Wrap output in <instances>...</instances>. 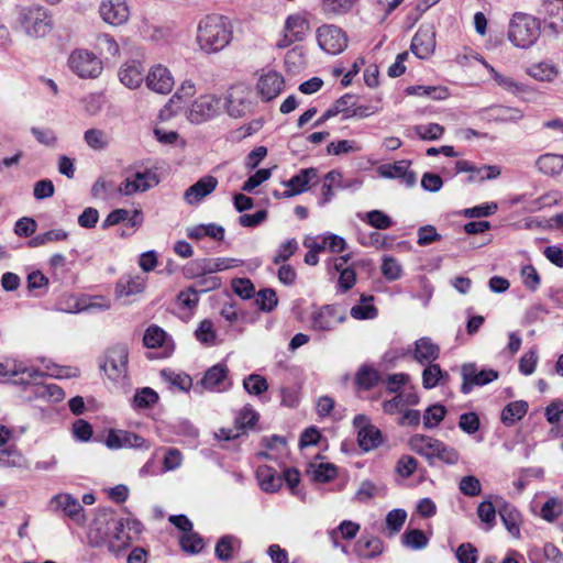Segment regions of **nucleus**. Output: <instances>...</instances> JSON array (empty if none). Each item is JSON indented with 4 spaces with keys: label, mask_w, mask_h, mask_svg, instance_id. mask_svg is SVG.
<instances>
[{
    "label": "nucleus",
    "mask_w": 563,
    "mask_h": 563,
    "mask_svg": "<svg viewBox=\"0 0 563 563\" xmlns=\"http://www.w3.org/2000/svg\"><path fill=\"white\" fill-rule=\"evenodd\" d=\"M88 540L91 547H107L114 555L121 554L131 544L123 518H117L111 511H103L96 517Z\"/></svg>",
    "instance_id": "f257e3e1"
},
{
    "label": "nucleus",
    "mask_w": 563,
    "mask_h": 563,
    "mask_svg": "<svg viewBox=\"0 0 563 563\" xmlns=\"http://www.w3.org/2000/svg\"><path fill=\"white\" fill-rule=\"evenodd\" d=\"M232 38V29L228 18L210 14L198 25L197 41L199 47L210 54L223 49Z\"/></svg>",
    "instance_id": "f03ea898"
},
{
    "label": "nucleus",
    "mask_w": 563,
    "mask_h": 563,
    "mask_svg": "<svg viewBox=\"0 0 563 563\" xmlns=\"http://www.w3.org/2000/svg\"><path fill=\"white\" fill-rule=\"evenodd\" d=\"M18 26L30 37H43L53 29V20L48 10L33 4L18 9Z\"/></svg>",
    "instance_id": "7ed1b4c3"
},
{
    "label": "nucleus",
    "mask_w": 563,
    "mask_h": 563,
    "mask_svg": "<svg viewBox=\"0 0 563 563\" xmlns=\"http://www.w3.org/2000/svg\"><path fill=\"white\" fill-rule=\"evenodd\" d=\"M540 36L538 20L529 14L517 12L509 24L508 38L519 48L532 46Z\"/></svg>",
    "instance_id": "20e7f679"
},
{
    "label": "nucleus",
    "mask_w": 563,
    "mask_h": 563,
    "mask_svg": "<svg viewBox=\"0 0 563 563\" xmlns=\"http://www.w3.org/2000/svg\"><path fill=\"white\" fill-rule=\"evenodd\" d=\"M128 345L117 343L106 350L100 360V368L109 379L115 383H123L128 378Z\"/></svg>",
    "instance_id": "39448f33"
},
{
    "label": "nucleus",
    "mask_w": 563,
    "mask_h": 563,
    "mask_svg": "<svg viewBox=\"0 0 563 563\" xmlns=\"http://www.w3.org/2000/svg\"><path fill=\"white\" fill-rule=\"evenodd\" d=\"M242 261L231 257H217V258H196L190 261L184 268V275L187 278H199L208 274L227 271L238 267Z\"/></svg>",
    "instance_id": "423d86ee"
},
{
    "label": "nucleus",
    "mask_w": 563,
    "mask_h": 563,
    "mask_svg": "<svg viewBox=\"0 0 563 563\" xmlns=\"http://www.w3.org/2000/svg\"><path fill=\"white\" fill-rule=\"evenodd\" d=\"M222 100L213 93H206L192 101L186 111L187 119L195 124L209 121L220 114Z\"/></svg>",
    "instance_id": "0eeeda50"
},
{
    "label": "nucleus",
    "mask_w": 563,
    "mask_h": 563,
    "mask_svg": "<svg viewBox=\"0 0 563 563\" xmlns=\"http://www.w3.org/2000/svg\"><path fill=\"white\" fill-rule=\"evenodd\" d=\"M69 68L80 78H97L103 69L101 59L87 49H75L68 58Z\"/></svg>",
    "instance_id": "6e6552de"
},
{
    "label": "nucleus",
    "mask_w": 563,
    "mask_h": 563,
    "mask_svg": "<svg viewBox=\"0 0 563 563\" xmlns=\"http://www.w3.org/2000/svg\"><path fill=\"white\" fill-rule=\"evenodd\" d=\"M310 30L309 21L301 13H294L286 18L282 36L277 41L278 48H286L296 42H301L306 38Z\"/></svg>",
    "instance_id": "1a4fd4ad"
},
{
    "label": "nucleus",
    "mask_w": 563,
    "mask_h": 563,
    "mask_svg": "<svg viewBox=\"0 0 563 563\" xmlns=\"http://www.w3.org/2000/svg\"><path fill=\"white\" fill-rule=\"evenodd\" d=\"M319 47L328 54L336 55L347 47L345 32L333 24H323L316 32Z\"/></svg>",
    "instance_id": "9d476101"
},
{
    "label": "nucleus",
    "mask_w": 563,
    "mask_h": 563,
    "mask_svg": "<svg viewBox=\"0 0 563 563\" xmlns=\"http://www.w3.org/2000/svg\"><path fill=\"white\" fill-rule=\"evenodd\" d=\"M227 112L232 118H242L252 111V91L243 84L230 87L225 96Z\"/></svg>",
    "instance_id": "9b49d317"
},
{
    "label": "nucleus",
    "mask_w": 563,
    "mask_h": 563,
    "mask_svg": "<svg viewBox=\"0 0 563 563\" xmlns=\"http://www.w3.org/2000/svg\"><path fill=\"white\" fill-rule=\"evenodd\" d=\"M462 386L461 391L465 395L470 394L474 387L485 386L498 378V372L488 368L479 369L475 363H466L461 368Z\"/></svg>",
    "instance_id": "f8f14e48"
},
{
    "label": "nucleus",
    "mask_w": 563,
    "mask_h": 563,
    "mask_svg": "<svg viewBox=\"0 0 563 563\" xmlns=\"http://www.w3.org/2000/svg\"><path fill=\"white\" fill-rule=\"evenodd\" d=\"M258 421V413L254 410L251 405H245L235 416L234 419V428L225 429L222 428L216 434L220 440H232L240 437L241 433L253 429L256 422Z\"/></svg>",
    "instance_id": "ddd939ff"
},
{
    "label": "nucleus",
    "mask_w": 563,
    "mask_h": 563,
    "mask_svg": "<svg viewBox=\"0 0 563 563\" xmlns=\"http://www.w3.org/2000/svg\"><path fill=\"white\" fill-rule=\"evenodd\" d=\"M159 183L157 175L152 170L136 172L128 176L118 187V191L124 196L144 192Z\"/></svg>",
    "instance_id": "4468645a"
},
{
    "label": "nucleus",
    "mask_w": 563,
    "mask_h": 563,
    "mask_svg": "<svg viewBox=\"0 0 563 563\" xmlns=\"http://www.w3.org/2000/svg\"><path fill=\"white\" fill-rule=\"evenodd\" d=\"M106 445L111 450L142 449L148 450L151 443L142 435L126 430H110L106 438Z\"/></svg>",
    "instance_id": "2eb2a0df"
},
{
    "label": "nucleus",
    "mask_w": 563,
    "mask_h": 563,
    "mask_svg": "<svg viewBox=\"0 0 563 563\" xmlns=\"http://www.w3.org/2000/svg\"><path fill=\"white\" fill-rule=\"evenodd\" d=\"M99 14L106 23L112 26H120L128 22L130 8L126 0H101Z\"/></svg>",
    "instance_id": "dca6fc26"
},
{
    "label": "nucleus",
    "mask_w": 563,
    "mask_h": 563,
    "mask_svg": "<svg viewBox=\"0 0 563 563\" xmlns=\"http://www.w3.org/2000/svg\"><path fill=\"white\" fill-rule=\"evenodd\" d=\"M146 87L159 95H168L174 86V77L169 69L161 64L153 66L145 77Z\"/></svg>",
    "instance_id": "f3484780"
},
{
    "label": "nucleus",
    "mask_w": 563,
    "mask_h": 563,
    "mask_svg": "<svg viewBox=\"0 0 563 563\" xmlns=\"http://www.w3.org/2000/svg\"><path fill=\"white\" fill-rule=\"evenodd\" d=\"M285 87V80L280 73L267 70L258 78L256 88L262 100L271 101L278 97Z\"/></svg>",
    "instance_id": "a211bd4d"
},
{
    "label": "nucleus",
    "mask_w": 563,
    "mask_h": 563,
    "mask_svg": "<svg viewBox=\"0 0 563 563\" xmlns=\"http://www.w3.org/2000/svg\"><path fill=\"white\" fill-rule=\"evenodd\" d=\"M435 48V32L432 25H421L412 37L410 49L419 58H428Z\"/></svg>",
    "instance_id": "6ab92c4d"
},
{
    "label": "nucleus",
    "mask_w": 563,
    "mask_h": 563,
    "mask_svg": "<svg viewBox=\"0 0 563 563\" xmlns=\"http://www.w3.org/2000/svg\"><path fill=\"white\" fill-rule=\"evenodd\" d=\"M51 504L55 505L57 509L63 510L64 514L77 525L85 523V509L79 500L71 495L58 494L52 498Z\"/></svg>",
    "instance_id": "aec40b11"
},
{
    "label": "nucleus",
    "mask_w": 563,
    "mask_h": 563,
    "mask_svg": "<svg viewBox=\"0 0 563 563\" xmlns=\"http://www.w3.org/2000/svg\"><path fill=\"white\" fill-rule=\"evenodd\" d=\"M217 186L218 179L214 176H203L185 190L184 199L188 205H198L203 198L213 192Z\"/></svg>",
    "instance_id": "412c9836"
},
{
    "label": "nucleus",
    "mask_w": 563,
    "mask_h": 563,
    "mask_svg": "<svg viewBox=\"0 0 563 563\" xmlns=\"http://www.w3.org/2000/svg\"><path fill=\"white\" fill-rule=\"evenodd\" d=\"M344 316L339 314L336 309L332 306H323L316 310L311 316V325L314 330L330 331L336 324L343 322Z\"/></svg>",
    "instance_id": "4be33fe9"
},
{
    "label": "nucleus",
    "mask_w": 563,
    "mask_h": 563,
    "mask_svg": "<svg viewBox=\"0 0 563 563\" xmlns=\"http://www.w3.org/2000/svg\"><path fill=\"white\" fill-rule=\"evenodd\" d=\"M410 162L402 159L394 164H384L378 168L379 174L385 178H399L407 187H412L416 181V174L409 170Z\"/></svg>",
    "instance_id": "5701e85b"
},
{
    "label": "nucleus",
    "mask_w": 563,
    "mask_h": 563,
    "mask_svg": "<svg viewBox=\"0 0 563 563\" xmlns=\"http://www.w3.org/2000/svg\"><path fill=\"white\" fill-rule=\"evenodd\" d=\"M318 170L313 167L300 169L290 179L284 181L287 188L283 191L284 196H297L309 189V184L317 177Z\"/></svg>",
    "instance_id": "b1692460"
},
{
    "label": "nucleus",
    "mask_w": 563,
    "mask_h": 563,
    "mask_svg": "<svg viewBox=\"0 0 563 563\" xmlns=\"http://www.w3.org/2000/svg\"><path fill=\"white\" fill-rule=\"evenodd\" d=\"M228 380V367L223 364H217L210 367L200 380L202 388L210 391L225 390L230 384Z\"/></svg>",
    "instance_id": "393cba45"
},
{
    "label": "nucleus",
    "mask_w": 563,
    "mask_h": 563,
    "mask_svg": "<svg viewBox=\"0 0 563 563\" xmlns=\"http://www.w3.org/2000/svg\"><path fill=\"white\" fill-rule=\"evenodd\" d=\"M412 358L421 365L433 363L440 356V346L430 338L423 336L415 342V347L410 351Z\"/></svg>",
    "instance_id": "a878e982"
},
{
    "label": "nucleus",
    "mask_w": 563,
    "mask_h": 563,
    "mask_svg": "<svg viewBox=\"0 0 563 563\" xmlns=\"http://www.w3.org/2000/svg\"><path fill=\"white\" fill-rule=\"evenodd\" d=\"M440 440L424 434H415L409 439V448L415 453L428 460L429 464H433L434 454L440 445Z\"/></svg>",
    "instance_id": "bb28decb"
},
{
    "label": "nucleus",
    "mask_w": 563,
    "mask_h": 563,
    "mask_svg": "<svg viewBox=\"0 0 563 563\" xmlns=\"http://www.w3.org/2000/svg\"><path fill=\"white\" fill-rule=\"evenodd\" d=\"M146 277L143 275H123L117 283L115 295L118 298H129L143 292Z\"/></svg>",
    "instance_id": "cd10ccee"
},
{
    "label": "nucleus",
    "mask_w": 563,
    "mask_h": 563,
    "mask_svg": "<svg viewBox=\"0 0 563 563\" xmlns=\"http://www.w3.org/2000/svg\"><path fill=\"white\" fill-rule=\"evenodd\" d=\"M496 500H500V504L497 503V508L499 516L507 531L515 538H520V523H521V515L520 512L511 505L507 504L503 500V498L496 497Z\"/></svg>",
    "instance_id": "c85d7f7f"
},
{
    "label": "nucleus",
    "mask_w": 563,
    "mask_h": 563,
    "mask_svg": "<svg viewBox=\"0 0 563 563\" xmlns=\"http://www.w3.org/2000/svg\"><path fill=\"white\" fill-rule=\"evenodd\" d=\"M120 81L130 89H135L141 86L144 77V69L140 62L131 60L123 64L118 73Z\"/></svg>",
    "instance_id": "c756f323"
},
{
    "label": "nucleus",
    "mask_w": 563,
    "mask_h": 563,
    "mask_svg": "<svg viewBox=\"0 0 563 563\" xmlns=\"http://www.w3.org/2000/svg\"><path fill=\"white\" fill-rule=\"evenodd\" d=\"M262 443L266 448V451L260 452L257 454L258 457L279 461L288 453L287 441L280 435L274 434L263 438Z\"/></svg>",
    "instance_id": "7c9ffc66"
},
{
    "label": "nucleus",
    "mask_w": 563,
    "mask_h": 563,
    "mask_svg": "<svg viewBox=\"0 0 563 563\" xmlns=\"http://www.w3.org/2000/svg\"><path fill=\"white\" fill-rule=\"evenodd\" d=\"M534 165L536 168L545 176H559L563 172V154H542L536 159Z\"/></svg>",
    "instance_id": "2f4dec72"
},
{
    "label": "nucleus",
    "mask_w": 563,
    "mask_h": 563,
    "mask_svg": "<svg viewBox=\"0 0 563 563\" xmlns=\"http://www.w3.org/2000/svg\"><path fill=\"white\" fill-rule=\"evenodd\" d=\"M256 478L261 489L265 493H276L283 485V478L268 465H261L256 470Z\"/></svg>",
    "instance_id": "473e14b6"
},
{
    "label": "nucleus",
    "mask_w": 563,
    "mask_h": 563,
    "mask_svg": "<svg viewBox=\"0 0 563 563\" xmlns=\"http://www.w3.org/2000/svg\"><path fill=\"white\" fill-rule=\"evenodd\" d=\"M351 255H342L334 260V269L340 274L338 287L344 292L351 289L356 282V273L353 268L346 267Z\"/></svg>",
    "instance_id": "72a5a7b5"
},
{
    "label": "nucleus",
    "mask_w": 563,
    "mask_h": 563,
    "mask_svg": "<svg viewBox=\"0 0 563 563\" xmlns=\"http://www.w3.org/2000/svg\"><path fill=\"white\" fill-rule=\"evenodd\" d=\"M357 442L363 451L368 452L382 443V432L373 424L361 428L357 432Z\"/></svg>",
    "instance_id": "f704fd0d"
},
{
    "label": "nucleus",
    "mask_w": 563,
    "mask_h": 563,
    "mask_svg": "<svg viewBox=\"0 0 563 563\" xmlns=\"http://www.w3.org/2000/svg\"><path fill=\"white\" fill-rule=\"evenodd\" d=\"M527 73L536 80L553 81L559 75V69L553 63L540 62L528 67Z\"/></svg>",
    "instance_id": "c9c22d12"
},
{
    "label": "nucleus",
    "mask_w": 563,
    "mask_h": 563,
    "mask_svg": "<svg viewBox=\"0 0 563 563\" xmlns=\"http://www.w3.org/2000/svg\"><path fill=\"white\" fill-rule=\"evenodd\" d=\"M528 411V402L517 400L508 404L501 411V421L506 426H512L521 420Z\"/></svg>",
    "instance_id": "e433bc0d"
},
{
    "label": "nucleus",
    "mask_w": 563,
    "mask_h": 563,
    "mask_svg": "<svg viewBox=\"0 0 563 563\" xmlns=\"http://www.w3.org/2000/svg\"><path fill=\"white\" fill-rule=\"evenodd\" d=\"M406 93L410 96L426 97L432 100H444L449 97L448 88L442 86H410L406 88Z\"/></svg>",
    "instance_id": "4c0bfd02"
},
{
    "label": "nucleus",
    "mask_w": 563,
    "mask_h": 563,
    "mask_svg": "<svg viewBox=\"0 0 563 563\" xmlns=\"http://www.w3.org/2000/svg\"><path fill=\"white\" fill-rule=\"evenodd\" d=\"M158 394L151 387H143L136 389L133 399L132 407L135 410H144L153 408L158 402Z\"/></svg>",
    "instance_id": "58836bf2"
},
{
    "label": "nucleus",
    "mask_w": 563,
    "mask_h": 563,
    "mask_svg": "<svg viewBox=\"0 0 563 563\" xmlns=\"http://www.w3.org/2000/svg\"><path fill=\"white\" fill-rule=\"evenodd\" d=\"M374 300V297L371 295H362L361 300L358 305H355L351 308V317L356 320H367V319H374L377 317V309L372 303Z\"/></svg>",
    "instance_id": "ea45409f"
},
{
    "label": "nucleus",
    "mask_w": 563,
    "mask_h": 563,
    "mask_svg": "<svg viewBox=\"0 0 563 563\" xmlns=\"http://www.w3.org/2000/svg\"><path fill=\"white\" fill-rule=\"evenodd\" d=\"M236 548H240V540L236 537L223 536L216 544L214 554L221 561H229Z\"/></svg>",
    "instance_id": "a19ab883"
},
{
    "label": "nucleus",
    "mask_w": 563,
    "mask_h": 563,
    "mask_svg": "<svg viewBox=\"0 0 563 563\" xmlns=\"http://www.w3.org/2000/svg\"><path fill=\"white\" fill-rule=\"evenodd\" d=\"M195 336L203 345L212 346L218 344V334L210 319H205L198 324Z\"/></svg>",
    "instance_id": "79ce46f5"
},
{
    "label": "nucleus",
    "mask_w": 563,
    "mask_h": 563,
    "mask_svg": "<svg viewBox=\"0 0 563 563\" xmlns=\"http://www.w3.org/2000/svg\"><path fill=\"white\" fill-rule=\"evenodd\" d=\"M383 550V542L378 538L358 541L355 548L357 556L366 560L378 556L382 554Z\"/></svg>",
    "instance_id": "37998d69"
},
{
    "label": "nucleus",
    "mask_w": 563,
    "mask_h": 563,
    "mask_svg": "<svg viewBox=\"0 0 563 563\" xmlns=\"http://www.w3.org/2000/svg\"><path fill=\"white\" fill-rule=\"evenodd\" d=\"M379 380L378 372L368 365H362L356 375H355V384L361 389L368 390L373 388Z\"/></svg>",
    "instance_id": "c03bdc74"
},
{
    "label": "nucleus",
    "mask_w": 563,
    "mask_h": 563,
    "mask_svg": "<svg viewBox=\"0 0 563 563\" xmlns=\"http://www.w3.org/2000/svg\"><path fill=\"white\" fill-rule=\"evenodd\" d=\"M383 490V486H378L372 481L365 479L360 484L353 500L356 503L366 504L374 497L379 496Z\"/></svg>",
    "instance_id": "a18cd8bd"
},
{
    "label": "nucleus",
    "mask_w": 563,
    "mask_h": 563,
    "mask_svg": "<svg viewBox=\"0 0 563 563\" xmlns=\"http://www.w3.org/2000/svg\"><path fill=\"white\" fill-rule=\"evenodd\" d=\"M422 371V386L426 389H432L439 385L440 380L448 376L446 372H443L439 364L429 363Z\"/></svg>",
    "instance_id": "49530a36"
},
{
    "label": "nucleus",
    "mask_w": 563,
    "mask_h": 563,
    "mask_svg": "<svg viewBox=\"0 0 563 563\" xmlns=\"http://www.w3.org/2000/svg\"><path fill=\"white\" fill-rule=\"evenodd\" d=\"M358 0H322V11L327 15L338 16L346 14Z\"/></svg>",
    "instance_id": "de8ad7c7"
},
{
    "label": "nucleus",
    "mask_w": 563,
    "mask_h": 563,
    "mask_svg": "<svg viewBox=\"0 0 563 563\" xmlns=\"http://www.w3.org/2000/svg\"><path fill=\"white\" fill-rule=\"evenodd\" d=\"M0 369L2 371L1 374H10L12 376H18L20 374L26 375L27 379H36L43 376V373L40 369L26 367L22 362L15 361L12 364L7 362Z\"/></svg>",
    "instance_id": "09e8293b"
},
{
    "label": "nucleus",
    "mask_w": 563,
    "mask_h": 563,
    "mask_svg": "<svg viewBox=\"0 0 563 563\" xmlns=\"http://www.w3.org/2000/svg\"><path fill=\"white\" fill-rule=\"evenodd\" d=\"M243 388L252 396H261L268 389V383L260 374H250L243 379Z\"/></svg>",
    "instance_id": "8fccbe9b"
},
{
    "label": "nucleus",
    "mask_w": 563,
    "mask_h": 563,
    "mask_svg": "<svg viewBox=\"0 0 563 563\" xmlns=\"http://www.w3.org/2000/svg\"><path fill=\"white\" fill-rule=\"evenodd\" d=\"M67 238H68V233L65 230L54 229V230H49V231H46L44 233L33 236L29 241V245L31 247H38V246L45 245L51 242L64 241Z\"/></svg>",
    "instance_id": "3c124183"
},
{
    "label": "nucleus",
    "mask_w": 563,
    "mask_h": 563,
    "mask_svg": "<svg viewBox=\"0 0 563 563\" xmlns=\"http://www.w3.org/2000/svg\"><path fill=\"white\" fill-rule=\"evenodd\" d=\"M473 58L481 62L488 69L492 77L499 86L514 92L520 90V86L511 77H507L499 74L492 65L485 62L481 56L474 55Z\"/></svg>",
    "instance_id": "603ef678"
},
{
    "label": "nucleus",
    "mask_w": 563,
    "mask_h": 563,
    "mask_svg": "<svg viewBox=\"0 0 563 563\" xmlns=\"http://www.w3.org/2000/svg\"><path fill=\"white\" fill-rule=\"evenodd\" d=\"M84 140L90 148L96 151L104 150L109 145L107 133L99 129L87 130Z\"/></svg>",
    "instance_id": "864d4df0"
},
{
    "label": "nucleus",
    "mask_w": 563,
    "mask_h": 563,
    "mask_svg": "<svg viewBox=\"0 0 563 563\" xmlns=\"http://www.w3.org/2000/svg\"><path fill=\"white\" fill-rule=\"evenodd\" d=\"M179 543L181 549L190 554L199 553L205 547L203 539L194 531L184 533L179 539Z\"/></svg>",
    "instance_id": "5fc2aeb1"
},
{
    "label": "nucleus",
    "mask_w": 563,
    "mask_h": 563,
    "mask_svg": "<svg viewBox=\"0 0 563 563\" xmlns=\"http://www.w3.org/2000/svg\"><path fill=\"white\" fill-rule=\"evenodd\" d=\"M362 147L354 140H340L331 142L327 146V152L330 155H342L349 153L360 152Z\"/></svg>",
    "instance_id": "6e6d98bb"
},
{
    "label": "nucleus",
    "mask_w": 563,
    "mask_h": 563,
    "mask_svg": "<svg viewBox=\"0 0 563 563\" xmlns=\"http://www.w3.org/2000/svg\"><path fill=\"white\" fill-rule=\"evenodd\" d=\"M402 542L412 550H421L428 545V538L419 529L407 530L402 536Z\"/></svg>",
    "instance_id": "4d7b16f0"
},
{
    "label": "nucleus",
    "mask_w": 563,
    "mask_h": 563,
    "mask_svg": "<svg viewBox=\"0 0 563 563\" xmlns=\"http://www.w3.org/2000/svg\"><path fill=\"white\" fill-rule=\"evenodd\" d=\"M416 134L424 141H435L441 139L444 128L438 123L420 124L415 126Z\"/></svg>",
    "instance_id": "13d9d810"
},
{
    "label": "nucleus",
    "mask_w": 563,
    "mask_h": 563,
    "mask_svg": "<svg viewBox=\"0 0 563 563\" xmlns=\"http://www.w3.org/2000/svg\"><path fill=\"white\" fill-rule=\"evenodd\" d=\"M445 407L439 404L430 406L423 415V424L427 429L437 427L445 417Z\"/></svg>",
    "instance_id": "bf43d9fd"
},
{
    "label": "nucleus",
    "mask_w": 563,
    "mask_h": 563,
    "mask_svg": "<svg viewBox=\"0 0 563 563\" xmlns=\"http://www.w3.org/2000/svg\"><path fill=\"white\" fill-rule=\"evenodd\" d=\"M336 476V467L331 463H320L311 471V477L318 483H328Z\"/></svg>",
    "instance_id": "052dcab7"
},
{
    "label": "nucleus",
    "mask_w": 563,
    "mask_h": 563,
    "mask_svg": "<svg viewBox=\"0 0 563 563\" xmlns=\"http://www.w3.org/2000/svg\"><path fill=\"white\" fill-rule=\"evenodd\" d=\"M562 200V194L559 190H550L531 202V210L538 211L547 207L558 205Z\"/></svg>",
    "instance_id": "680f3d73"
},
{
    "label": "nucleus",
    "mask_w": 563,
    "mask_h": 563,
    "mask_svg": "<svg viewBox=\"0 0 563 563\" xmlns=\"http://www.w3.org/2000/svg\"><path fill=\"white\" fill-rule=\"evenodd\" d=\"M24 462L23 455L16 450H0V467H23Z\"/></svg>",
    "instance_id": "e2e57ef3"
},
{
    "label": "nucleus",
    "mask_w": 563,
    "mask_h": 563,
    "mask_svg": "<svg viewBox=\"0 0 563 563\" xmlns=\"http://www.w3.org/2000/svg\"><path fill=\"white\" fill-rule=\"evenodd\" d=\"M418 467V461L411 455H402L396 463L395 472L402 478L410 477Z\"/></svg>",
    "instance_id": "0e129e2a"
},
{
    "label": "nucleus",
    "mask_w": 563,
    "mask_h": 563,
    "mask_svg": "<svg viewBox=\"0 0 563 563\" xmlns=\"http://www.w3.org/2000/svg\"><path fill=\"white\" fill-rule=\"evenodd\" d=\"M459 489L465 496L475 497L481 494L482 485L477 477L474 475H467L461 478Z\"/></svg>",
    "instance_id": "69168bd1"
},
{
    "label": "nucleus",
    "mask_w": 563,
    "mask_h": 563,
    "mask_svg": "<svg viewBox=\"0 0 563 563\" xmlns=\"http://www.w3.org/2000/svg\"><path fill=\"white\" fill-rule=\"evenodd\" d=\"M199 291L195 287H189L185 290H181L177 296V301L180 308L186 310H194L199 301Z\"/></svg>",
    "instance_id": "338daca9"
},
{
    "label": "nucleus",
    "mask_w": 563,
    "mask_h": 563,
    "mask_svg": "<svg viewBox=\"0 0 563 563\" xmlns=\"http://www.w3.org/2000/svg\"><path fill=\"white\" fill-rule=\"evenodd\" d=\"M544 12L551 18L550 25L556 26L559 22H563V0H553L543 3Z\"/></svg>",
    "instance_id": "774afa93"
}]
</instances>
